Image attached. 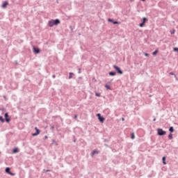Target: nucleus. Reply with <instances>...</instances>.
<instances>
[{"label":"nucleus","instance_id":"nucleus-1","mask_svg":"<svg viewBox=\"0 0 178 178\" xmlns=\"http://www.w3.org/2000/svg\"><path fill=\"white\" fill-rule=\"evenodd\" d=\"M49 27H54V26H58V24H60V20L59 19H51L48 22Z\"/></svg>","mask_w":178,"mask_h":178},{"label":"nucleus","instance_id":"nucleus-2","mask_svg":"<svg viewBox=\"0 0 178 178\" xmlns=\"http://www.w3.org/2000/svg\"><path fill=\"white\" fill-rule=\"evenodd\" d=\"M166 134V131H164L163 129L161 128H159L157 129V136H165Z\"/></svg>","mask_w":178,"mask_h":178},{"label":"nucleus","instance_id":"nucleus-3","mask_svg":"<svg viewBox=\"0 0 178 178\" xmlns=\"http://www.w3.org/2000/svg\"><path fill=\"white\" fill-rule=\"evenodd\" d=\"M148 22V18L147 17H143L141 19V23L139 24V27H144L145 26V23Z\"/></svg>","mask_w":178,"mask_h":178},{"label":"nucleus","instance_id":"nucleus-4","mask_svg":"<svg viewBox=\"0 0 178 178\" xmlns=\"http://www.w3.org/2000/svg\"><path fill=\"white\" fill-rule=\"evenodd\" d=\"M113 68L115 69V72L118 73V74H123V71L119 66L113 65Z\"/></svg>","mask_w":178,"mask_h":178},{"label":"nucleus","instance_id":"nucleus-5","mask_svg":"<svg viewBox=\"0 0 178 178\" xmlns=\"http://www.w3.org/2000/svg\"><path fill=\"white\" fill-rule=\"evenodd\" d=\"M35 132L32 134L33 137H35V136H38V134H40V133H41V131L40 129H38V128L37 127H35Z\"/></svg>","mask_w":178,"mask_h":178},{"label":"nucleus","instance_id":"nucleus-6","mask_svg":"<svg viewBox=\"0 0 178 178\" xmlns=\"http://www.w3.org/2000/svg\"><path fill=\"white\" fill-rule=\"evenodd\" d=\"M108 22L110 23H113V24H120V22L119 21H115L114 19L108 18Z\"/></svg>","mask_w":178,"mask_h":178},{"label":"nucleus","instance_id":"nucleus-7","mask_svg":"<svg viewBox=\"0 0 178 178\" xmlns=\"http://www.w3.org/2000/svg\"><path fill=\"white\" fill-rule=\"evenodd\" d=\"M4 118H5V120L6 122V123H9L10 122V118H9V113H6L4 114Z\"/></svg>","mask_w":178,"mask_h":178},{"label":"nucleus","instance_id":"nucleus-8","mask_svg":"<svg viewBox=\"0 0 178 178\" xmlns=\"http://www.w3.org/2000/svg\"><path fill=\"white\" fill-rule=\"evenodd\" d=\"M33 53L37 55L38 54H40V52H41V49H40V48L38 47H33Z\"/></svg>","mask_w":178,"mask_h":178},{"label":"nucleus","instance_id":"nucleus-9","mask_svg":"<svg viewBox=\"0 0 178 178\" xmlns=\"http://www.w3.org/2000/svg\"><path fill=\"white\" fill-rule=\"evenodd\" d=\"M98 154H99V150L94 149L92 151L90 155H91V156H94V155H95V154L98 155Z\"/></svg>","mask_w":178,"mask_h":178},{"label":"nucleus","instance_id":"nucleus-10","mask_svg":"<svg viewBox=\"0 0 178 178\" xmlns=\"http://www.w3.org/2000/svg\"><path fill=\"white\" fill-rule=\"evenodd\" d=\"M8 5H9V2H8V1H4L1 7L5 9V8H6V6H8Z\"/></svg>","mask_w":178,"mask_h":178},{"label":"nucleus","instance_id":"nucleus-11","mask_svg":"<svg viewBox=\"0 0 178 178\" xmlns=\"http://www.w3.org/2000/svg\"><path fill=\"white\" fill-rule=\"evenodd\" d=\"M103 113H104V115H109V113H111V110L109 108H106L103 111Z\"/></svg>","mask_w":178,"mask_h":178},{"label":"nucleus","instance_id":"nucleus-12","mask_svg":"<svg viewBox=\"0 0 178 178\" xmlns=\"http://www.w3.org/2000/svg\"><path fill=\"white\" fill-rule=\"evenodd\" d=\"M99 122H100V123H104V122H105V118H104V116H101L99 118H98Z\"/></svg>","mask_w":178,"mask_h":178},{"label":"nucleus","instance_id":"nucleus-13","mask_svg":"<svg viewBox=\"0 0 178 178\" xmlns=\"http://www.w3.org/2000/svg\"><path fill=\"white\" fill-rule=\"evenodd\" d=\"M109 76H116V72L115 71H111L108 72Z\"/></svg>","mask_w":178,"mask_h":178},{"label":"nucleus","instance_id":"nucleus-14","mask_svg":"<svg viewBox=\"0 0 178 178\" xmlns=\"http://www.w3.org/2000/svg\"><path fill=\"white\" fill-rule=\"evenodd\" d=\"M19 149L17 147H15L13 149V154H17V152H19Z\"/></svg>","mask_w":178,"mask_h":178},{"label":"nucleus","instance_id":"nucleus-15","mask_svg":"<svg viewBox=\"0 0 178 178\" xmlns=\"http://www.w3.org/2000/svg\"><path fill=\"white\" fill-rule=\"evenodd\" d=\"M0 122L1 123H5V122H6V120L4 119V118L2 115H0Z\"/></svg>","mask_w":178,"mask_h":178},{"label":"nucleus","instance_id":"nucleus-16","mask_svg":"<svg viewBox=\"0 0 178 178\" xmlns=\"http://www.w3.org/2000/svg\"><path fill=\"white\" fill-rule=\"evenodd\" d=\"M51 141H52L51 145H56V147L58 146V143L56 142V140H55V139L51 140Z\"/></svg>","mask_w":178,"mask_h":178},{"label":"nucleus","instance_id":"nucleus-17","mask_svg":"<svg viewBox=\"0 0 178 178\" xmlns=\"http://www.w3.org/2000/svg\"><path fill=\"white\" fill-rule=\"evenodd\" d=\"M5 172L6 173H8V175H9L10 173V168L9 167L6 168Z\"/></svg>","mask_w":178,"mask_h":178},{"label":"nucleus","instance_id":"nucleus-18","mask_svg":"<svg viewBox=\"0 0 178 178\" xmlns=\"http://www.w3.org/2000/svg\"><path fill=\"white\" fill-rule=\"evenodd\" d=\"M168 130L170 133L172 134L173 131H175V128L173 127H170Z\"/></svg>","mask_w":178,"mask_h":178},{"label":"nucleus","instance_id":"nucleus-19","mask_svg":"<svg viewBox=\"0 0 178 178\" xmlns=\"http://www.w3.org/2000/svg\"><path fill=\"white\" fill-rule=\"evenodd\" d=\"M158 52H159L158 49H156L154 51H153L152 52L153 56H156V55L158 54Z\"/></svg>","mask_w":178,"mask_h":178},{"label":"nucleus","instance_id":"nucleus-20","mask_svg":"<svg viewBox=\"0 0 178 178\" xmlns=\"http://www.w3.org/2000/svg\"><path fill=\"white\" fill-rule=\"evenodd\" d=\"M163 164L166 165V156L162 157Z\"/></svg>","mask_w":178,"mask_h":178},{"label":"nucleus","instance_id":"nucleus-21","mask_svg":"<svg viewBox=\"0 0 178 178\" xmlns=\"http://www.w3.org/2000/svg\"><path fill=\"white\" fill-rule=\"evenodd\" d=\"M69 76H68V79H72L73 77V75L74 74L73 72H70L69 73Z\"/></svg>","mask_w":178,"mask_h":178},{"label":"nucleus","instance_id":"nucleus-22","mask_svg":"<svg viewBox=\"0 0 178 178\" xmlns=\"http://www.w3.org/2000/svg\"><path fill=\"white\" fill-rule=\"evenodd\" d=\"M168 139H169V140H172V139H173V134H170L168 135Z\"/></svg>","mask_w":178,"mask_h":178},{"label":"nucleus","instance_id":"nucleus-23","mask_svg":"<svg viewBox=\"0 0 178 178\" xmlns=\"http://www.w3.org/2000/svg\"><path fill=\"white\" fill-rule=\"evenodd\" d=\"M105 88H106V90H112V88H111V86L108 84L105 85Z\"/></svg>","mask_w":178,"mask_h":178},{"label":"nucleus","instance_id":"nucleus-24","mask_svg":"<svg viewBox=\"0 0 178 178\" xmlns=\"http://www.w3.org/2000/svg\"><path fill=\"white\" fill-rule=\"evenodd\" d=\"M131 140H134V138H136V136L134 135V133H132L131 134Z\"/></svg>","mask_w":178,"mask_h":178},{"label":"nucleus","instance_id":"nucleus-25","mask_svg":"<svg viewBox=\"0 0 178 178\" xmlns=\"http://www.w3.org/2000/svg\"><path fill=\"white\" fill-rule=\"evenodd\" d=\"M173 51H174V52H177L178 53V47H174Z\"/></svg>","mask_w":178,"mask_h":178},{"label":"nucleus","instance_id":"nucleus-26","mask_svg":"<svg viewBox=\"0 0 178 178\" xmlns=\"http://www.w3.org/2000/svg\"><path fill=\"white\" fill-rule=\"evenodd\" d=\"M0 111H1V112H6V108H0Z\"/></svg>","mask_w":178,"mask_h":178},{"label":"nucleus","instance_id":"nucleus-27","mask_svg":"<svg viewBox=\"0 0 178 178\" xmlns=\"http://www.w3.org/2000/svg\"><path fill=\"white\" fill-rule=\"evenodd\" d=\"M95 96H96V97H101V93H99V92H96V93H95Z\"/></svg>","mask_w":178,"mask_h":178},{"label":"nucleus","instance_id":"nucleus-28","mask_svg":"<svg viewBox=\"0 0 178 178\" xmlns=\"http://www.w3.org/2000/svg\"><path fill=\"white\" fill-rule=\"evenodd\" d=\"M96 116L99 118H100L102 115H101V113H97Z\"/></svg>","mask_w":178,"mask_h":178},{"label":"nucleus","instance_id":"nucleus-29","mask_svg":"<svg viewBox=\"0 0 178 178\" xmlns=\"http://www.w3.org/2000/svg\"><path fill=\"white\" fill-rule=\"evenodd\" d=\"M175 33H176V30H172L171 32H170V34H175Z\"/></svg>","mask_w":178,"mask_h":178},{"label":"nucleus","instance_id":"nucleus-30","mask_svg":"<svg viewBox=\"0 0 178 178\" xmlns=\"http://www.w3.org/2000/svg\"><path fill=\"white\" fill-rule=\"evenodd\" d=\"M170 74L171 76H175V75H176V74H175V73H174L173 72H170Z\"/></svg>","mask_w":178,"mask_h":178},{"label":"nucleus","instance_id":"nucleus-31","mask_svg":"<svg viewBox=\"0 0 178 178\" xmlns=\"http://www.w3.org/2000/svg\"><path fill=\"white\" fill-rule=\"evenodd\" d=\"M8 175H10V176H15V173L10 172V173Z\"/></svg>","mask_w":178,"mask_h":178},{"label":"nucleus","instance_id":"nucleus-32","mask_svg":"<svg viewBox=\"0 0 178 178\" xmlns=\"http://www.w3.org/2000/svg\"><path fill=\"white\" fill-rule=\"evenodd\" d=\"M78 73H79V74H80L81 73V68H79Z\"/></svg>","mask_w":178,"mask_h":178},{"label":"nucleus","instance_id":"nucleus-33","mask_svg":"<svg viewBox=\"0 0 178 178\" xmlns=\"http://www.w3.org/2000/svg\"><path fill=\"white\" fill-rule=\"evenodd\" d=\"M51 130H54L55 129V127L54 126H51L50 128Z\"/></svg>","mask_w":178,"mask_h":178},{"label":"nucleus","instance_id":"nucleus-34","mask_svg":"<svg viewBox=\"0 0 178 178\" xmlns=\"http://www.w3.org/2000/svg\"><path fill=\"white\" fill-rule=\"evenodd\" d=\"M145 56H149V54L148 53H145Z\"/></svg>","mask_w":178,"mask_h":178},{"label":"nucleus","instance_id":"nucleus-35","mask_svg":"<svg viewBox=\"0 0 178 178\" xmlns=\"http://www.w3.org/2000/svg\"><path fill=\"white\" fill-rule=\"evenodd\" d=\"M77 118V114L74 115V119H76Z\"/></svg>","mask_w":178,"mask_h":178},{"label":"nucleus","instance_id":"nucleus-36","mask_svg":"<svg viewBox=\"0 0 178 178\" xmlns=\"http://www.w3.org/2000/svg\"><path fill=\"white\" fill-rule=\"evenodd\" d=\"M109 141L108 139H104V143H108Z\"/></svg>","mask_w":178,"mask_h":178},{"label":"nucleus","instance_id":"nucleus-37","mask_svg":"<svg viewBox=\"0 0 178 178\" xmlns=\"http://www.w3.org/2000/svg\"><path fill=\"white\" fill-rule=\"evenodd\" d=\"M121 120H122V122H124V118H121Z\"/></svg>","mask_w":178,"mask_h":178},{"label":"nucleus","instance_id":"nucleus-38","mask_svg":"<svg viewBox=\"0 0 178 178\" xmlns=\"http://www.w3.org/2000/svg\"><path fill=\"white\" fill-rule=\"evenodd\" d=\"M47 138H48V136H44V140H47Z\"/></svg>","mask_w":178,"mask_h":178},{"label":"nucleus","instance_id":"nucleus-39","mask_svg":"<svg viewBox=\"0 0 178 178\" xmlns=\"http://www.w3.org/2000/svg\"><path fill=\"white\" fill-rule=\"evenodd\" d=\"M176 80H178L177 76L176 75H174Z\"/></svg>","mask_w":178,"mask_h":178},{"label":"nucleus","instance_id":"nucleus-40","mask_svg":"<svg viewBox=\"0 0 178 178\" xmlns=\"http://www.w3.org/2000/svg\"><path fill=\"white\" fill-rule=\"evenodd\" d=\"M81 79H83V77H81V76H79V80H81Z\"/></svg>","mask_w":178,"mask_h":178},{"label":"nucleus","instance_id":"nucleus-41","mask_svg":"<svg viewBox=\"0 0 178 178\" xmlns=\"http://www.w3.org/2000/svg\"><path fill=\"white\" fill-rule=\"evenodd\" d=\"M52 77H53V79H55V77H56V76L53 75Z\"/></svg>","mask_w":178,"mask_h":178},{"label":"nucleus","instance_id":"nucleus-42","mask_svg":"<svg viewBox=\"0 0 178 178\" xmlns=\"http://www.w3.org/2000/svg\"><path fill=\"white\" fill-rule=\"evenodd\" d=\"M105 147H109V145H106V144H104Z\"/></svg>","mask_w":178,"mask_h":178},{"label":"nucleus","instance_id":"nucleus-43","mask_svg":"<svg viewBox=\"0 0 178 178\" xmlns=\"http://www.w3.org/2000/svg\"><path fill=\"white\" fill-rule=\"evenodd\" d=\"M140 1H142V2H145L146 0H140Z\"/></svg>","mask_w":178,"mask_h":178},{"label":"nucleus","instance_id":"nucleus-44","mask_svg":"<svg viewBox=\"0 0 178 178\" xmlns=\"http://www.w3.org/2000/svg\"><path fill=\"white\" fill-rule=\"evenodd\" d=\"M155 120H156V118H154L153 121L155 122Z\"/></svg>","mask_w":178,"mask_h":178},{"label":"nucleus","instance_id":"nucleus-45","mask_svg":"<svg viewBox=\"0 0 178 178\" xmlns=\"http://www.w3.org/2000/svg\"><path fill=\"white\" fill-rule=\"evenodd\" d=\"M46 172H51V170H46Z\"/></svg>","mask_w":178,"mask_h":178},{"label":"nucleus","instance_id":"nucleus-46","mask_svg":"<svg viewBox=\"0 0 178 178\" xmlns=\"http://www.w3.org/2000/svg\"><path fill=\"white\" fill-rule=\"evenodd\" d=\"M74 143H76V139L74 140Z\"/></svg>","mask_w":178,"mask_h":178},{"label":"nucleus","instance_id":"nucleus-47","mask_svg":"<svg viewBox=\"0 0 178 178\" xmlns=\"http://www.w3.org/2000/svg\"><path fill=\"white\" fill-rule=\"evenodd\" d=\"M70 28H71V30H73V28H72V26H70Z\"/></svg>","mask_w":178,"mask_h":178},{"label":"nucleus","instance_id":"nucleus-48","mask_svg":"<svg viewBox=\"0 0 178 178\" xmlns=\"http://www.w3.org/2000/svg\"><path fill=\"white\" fill-rule=\"evenodd\" d=\"M3 98H6V96H3Z\"/></svg>","mask_w":178,"mask_h":178},{"label":"nucleus","instance_id":"nucleus-49","mask_svg":"<svg viewBox=\"0 0 178 178\" xmlns=\"http://www.w3.org/2000/svg\"><path fill=\"white\" fill-rule=\"evenodd\" d=\"M17 63V61H16V63Z\"/></svg>","mask_w":178,"mask_h":178},{"label":"nucleus","instance_id":"nucleus-50","mask_svg":"<svg viewBox=\"0 0 178 178\" xmlns=\"http://www.w3.org/2000/svg\"><path fill=\"white\" fill-rule=\"evenodd\" d=\"M17 63V61H16V63Z\"/></svg>","mask_w":178,"mask_h":178},{"label":"nucleus","instance_id":"nucleus-51","mask_svg":"<svg viewBox=\"0 0 178 178\" xmlns=\"http://www.w3.org/2000/svg\"><path fill=\"white\" fill-rule=\"evenodd\" d=\"M131 1H133V0H131Z\"/></svg>","mask_w":178,"mask_h":178}]
</instances>
